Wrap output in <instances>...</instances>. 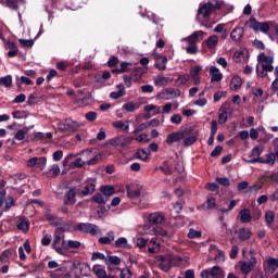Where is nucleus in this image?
I'll use <instances>...</instances> for the list:
<instances>
[{
    "instance_id": "nucleus-1",
    "label": "nucleus",
    "mask_w": 278,
    "mask_h": 278,
    "mask_svg": "<svg viewBox=\"0 0 278 278\" xmlns=\"http://www.w3.org/2000/svg\"><path fill=\"white\" fill-rule=\"evenodd\" d=\"M181 261V257L170 254L156 256V262H160V268L164 270V273H168L173 266H179Z\"/></svg>"
},
{
    "instance_id": "nucleus-2",
    "label": "nucleus",
    "mask_w": 278,
    "mask_h": 278,
    "mask_svg": "<svg viewBox=\"0 0 278 278\" xmlns=\"http://www.w3.org/2000/svg\"><path fill=\"white\" fill-rule=\"evenodd\" d=\"M220 1L218 0H212L202 7L199 8L198 10V15H197V21L203 16V18H207L212 14V12H215V10H220Z\"/></svg>"
},
{
    "instance_id": "nucleus-3",
    "label": "nucleus",
    "mask_w": 278,
    "mask_h": 278,
    "mask_svg": "<svg viewBox=\"0 0 278 278\" xmlns=\"http://www.w3.org/2000/svg\"><path fill=\"white\" fill-rule=\"evenodd\" d=\"M46 219L50 225L56 227V231H66V229H68V224H66L62 217L51 214L50 210L46 213Z\"/></svg>"
},
{
    "instance_id": "nucleus-4",
    "label": "nucleus",
    "mask_w": 278,
    "mask_h": 278,
    "mask_svg": "<svg viewBox=\"0 0 278 278\" xmlns=\"http://www.w3.org/2000/svg\"><path fill=\"white\" fill-rule=\"evenodd\" d=\"M257 61L263 68H266L268 73H273L275 71V67L273 66V63L275 62V56L273 54L266 55V53L261 52L257 55Z\"/></svg>"
},
{
    "instance_id": "nucleus-5",
    "label": "nucleus",
    "mask_w": 278,
    "mask_h": 278,
    "mask_svg": "<svg viewBox=\"0 0 278 278\" xmlns=\"http://www.w3.org/2000/svg\"><path fill=\"white\" fill-rule=\"evenodd\" d=\"M202 278H225V271L219 266H214L210 269H204L201 273Z\"/></svg>"
},
{
    "instance_id": "nucleus-6",
    "label": "nucleus",
    "mask_w": 278,
    "mask_h": 278,
    "mask_svg": "<svg viewBox=\"0 0 278 278\" xmlns=\"http://www.w3.org/2000/svg\"><path fill=\"white\" fill-rule=\"evenodd\" d=\"M263 151H264L263 147L253 148L249 155L250 160L243 159V162H247V164H256V162L262 164V162H264V159L260 157V155H262Z\"/></svg>"
},
{
    "instance_id": "nucleus-7",
    "label": "nucleus",
    "mask_w": 278,
    "mask_h": 278,
    "mask_svg": "<svg viewBox=\"0 0 278 278\" xmlns=\"http://www.w3.org/2000/svg\"><path fill=\"white\" fill-rule=\"evenodd\" d=\"M81 125L73 119H65L61 125L60 129L66 134L75 132Z\"/></svg>"
},
{
    "instance_id": "nucleus-8",
    "label": "nucleus",
    "mask_w": 278,
    "mask_h": 278,
    "mask_svg": "<svg viewBox=\"0 0 278 278\" xmlns=\"http://www.w3.org/2000/svg\"><path fill=\"white\" fill-rule=\"evenodd\" d=\"M240 270L243 275H249L255 266H257V258L252 256L250 261L239 262Z\"/></svg>"
},
{
    "instance_id": "nucleus-9",
    "label": "nucleus",
    "mask_w": 278,
    "mask_h": 278,
    "mask_svg": "<svg viewBox=\"0 0 278 278\" xmlns=\"http://www.w3.org/2000/svg\"><path fill=\"white\" fill-rule=\"evenodd\" d=\"M134 142V137L119 136L111 139L110 144L112 147H127Z\"/></svg>"
},
{
    "instance_id": "nucleus-10",
    "label": "nucleus",
    "mask_w": 278,
    "mask_h": 278,
    "mask_svg": "<svg viewBox=\"0 0 278 278\" xmlns=\"http://www.w3.org/2000/svg\"><path fill=\"white\" fill-rule=\"evenodd\" d=\"M250 27L254 31H262V34H268V29H270V25L267 22L260 23L255 20H250Z\"/></svg>"
},
{
    "instance_id": "nucleus-11",
    "label": "nucleus",
    "mask_w": 278,
    "mask_h": 278,
    "mask_svg": "<svg viewBox=\"0 0 278 278\" xmlns=\"http://www.w3.org/2000/svg\"><path fill=\"white\" fill-rule=\"evenodd\" d=\"M187 136H188L187 131L172 132L167 136L166 142L167 144H173L174 142H179V140H184V138Z\"/></svg>"
},
{
    "instance_id": "nucleus-12",
    "label": "nucleus",
    "mask_w": 278,
    "mask_h": 278,
    "mask_svg": "<svg viewBox=\"0 0 278 278\" xmlns=\"http://www.w3.org/2000/svg\"><path fill=\"white\" fill-rule=\"evenodd\" d=\"M94 190H97L94 180L86 182L84 189L80 192V197H90V194H94Z\"/></svg>"
},
{
    "instance_id": "nucleus-13",
    "label": "nucleus",
    "mask_w": 278,
    "mask_h": 278,
    "mask_svg": "<svg viewBox=\"0 0 278 278\" xmlns=\"http://www.w3.org/2000/svg\"><path fill=\"white\" fill-rule=\"evenodd\" d=\"M165 216L162 213L155 212L149 215V223L151 225H162L165 220Z\"/></svg>"
},
{
    "instance_id": "nucleus-14",
    "label": "nucleus",
    "mask_w": 278,
    "mask_h": 278,
    "mask_svg": "<svg viewBox=\"0 0 278 278\" xmlns=\"http://www.w3.org/2000/svg\"><path fill=\"white\" fill-rule=\"evenodd\" d=\"M141 193H142V187H139V186L127 187V197H129V199H138Z\"/></svg>"
},
{
    "instance_id": "nucleus-15",
    "label": "nucleus",
    "mask_w": 278,
    "mask_h": 278,
    "mask_svg": "<svg viewBox=\"0 0 278 278\" xmlns=\"http://www.w3.org/2000/svg\"><path fill=\"white\" fill-rule=\"evenodd\" d=\"M75 197H77V191L75 190V188H71L66 193L64 204L65 205H75V203H77V199H75Z\"/></svg>"
},
{
    "instance_id": "nucleus-16",
    "label": "nucleus",
    "mask_w": 278,
    "mask_h": 278,
    "mask_svg": "<svg viewBox=\"0 0 278 278\" xmlns=\"http://www.w3.org/2000/svg\"><path fill=\"white\" fill-rule=\"evenodd\" d=\"M161 247H162V243L160 242V240H157V238H152L148 243V252L160 253Z\"/></svg>"
},
{
    "instance_id": "nucleus-17",
    "label": "nucleus",
    "mask_w": 278,
    "mask_h": 278,
    "mask_svg": "<svg viewBox=\"0 0 278 278\" xmlns=\"http://www.w3.org/2000/svg\"><path fill=\"white\" fill-rule=\"evenodd\" d=\"M239 220L242 223H251L253 220V216L251 215V211L249 208H243L238 214Z\"/></svg>"
},
{
    "instance_id": "nucleus-18",
    "label": "nucleus",
    "mask_w": 278,
    "mask_h": 278,
    "mask_svg": "<svg viewBox=\"0 0 278 278\" xmlns=\"http://www.w3.org/2000/svg\"><path fill=\"white\" fill-rule=\"evenodd\" d=\"M5 49L9 51L8 56L9 58H16L18 55V46L12 41H8L5 43Z\"/></svg>"
},
{
    "instance_id": "nucleus-19",
    "label": "nucleus",
    "mask_w": 278,
    "mask_h": 278,
    "mask_svg": "<svg viewBox=\"0 0 278 278\" xmlns=\"http://www.w3.org/2000/svg\"><path fill=\"white\" fill-rule=\"evenodd\" d=\"M243 36H244V28L243 27L233 28L231 34H230V38L235 42H239V40H241Z\"/></svg>"
},
{
    "instance_id": "nucleus-20",
    "label": "nucleus",
    "mask_w": 278,
    "mask_h": 278,
    "mask_svg": "<svg viewBox=\"0 0 278 278\" xmlns=\"http://www.w3.org/2000/svg\"><path fill=\"white\" fill-rule=\"evenodd\" d=\"M210 75H211V81H222L223 79V73H220V70L218 67L212 66L210 68Z\"/></svg>"
},
{
    "instance_id": "nucleus-21",
    "label": "nucleus",
    "mask_w": 278,
    "mask_h": 278,
    "mask_svg": "<svg viewBox=\"0 0 278 278\" xmlns=\"http://www.w3.org/2000/svg\"><path fill=\"white\" fill-rule=\"evenodd\" d=\"M205 33L203 30H198L194 31L193 34H191L189 37H187L185 40L189 43V45H197V40H199L200 38H203V35Z\"/></svg>"
},
{
    "instance_id": "nucleus-22",
    "label": "nucleus",
    "mask_w": 278,
    "mask_h": 278,
    "mask_svg": "<svg viewBox=\"0 0 278 278\" xmlns=\"http://www.w3.org/2000/svg\"><path fill=\"white\" fill-rule=\"evenodd\" d=\"M17 229L23 233H27V231H29V220L25 217H20L17 222Z\"/></svg>"
},
{
    "instance_id": "nucleus-23",
    "label": "nucleus",
    "mask_w": 278,
    "mask_h": 278,
    "mask_svg": "<svg viewBox=\"0 0 278 278\" xmlns=\"http://www.w3.org/2000/svg\"><path fill=\"white\" fill-rule=\"evenodd\" d=\"M149 229L150 231L147 230V227L144 228L146 233H150L151 236H166V230L164 228L150 226Z\"/></svg>"
},
{
    "instance_id": "nucleus-24",
    "label": "nucleus",
    "mask_w": 278,
    "mask_h": 278,
    "mask_svg": "<svg viewBox=\"0 0 278 278\" xmlns=\"http://www.w3.org/2000/svg\"><path fill=\"white\" fill-rule=\"evenodd\" d=\"M237 233L239 236V240H241L242 242H244L245 240H249V238L253 236V232H251V229L249 228H239Z\"/></svg>"
},
{
    "instance_id": "nucleus-25",
    "label": "nucleus",
    "mask_w": 278,
    "mask_h": 278,
    "mask_svg": "<svg viewBox=\"0 0 278 278\" xmlns=\"http://www.w3.org/2000/svg\"><path fill=\"white\" fill-rule=\"evenodd\" d=\"M205 45H206L207 49H210L211 51L216 49V47H218V36H216V35L210 36L205 40Z\"/></svg>"
},
{
    "instance_id": "nucleus-26",
    "label": "nucleus",
    "mask_w": 278,
    "mask_h": 278,
    "mask_svg": "<svg viewBox=\"0 0 278 278\" xmlns=\"http://www.w3.org/2000/svg\"><path fill=\"white\" fill-rule=\"evenodd\" d=\"M202 71H203V66H201V65H194L193 67L190 68L189 78H190V77H191V79L200 78Z\"/></svg>"
},
{
    "instance_id": "nucleus-27",
    "label": "nucleus",
    "mask_w": 278,
    "mask_h": 278,
    "mask_svg": "<svg viewBox=\"0 0 278 278\" xmlns=\"http://www.w3.org/2000/svg\"><path fill=\"white\" fill-rule=\"evenodd\" d=\"M168 62V58L166 55L159 56L155 62V66L159 71H166V64Z\"/></svg>"
},
{
    "instance_id": "nucleus-28",
    "label": "nucleus",
    "mask_w": 278,
    "mask_h": 278,
    "mask_svg": "<svg viewBox=\"0 0 278 278\" xmlns=\"http://www.w3.org/2000/svg\"><path fill=\"white\" fill-rule=\"evenodd\" d=\"M105 264H106V266H109V270H112V266H118L121 264V257L106 256Z\"/></svg>"
},
{
    "instance_id": "nucleus-29",
    "label": "nucleus",
    "mask_w": 278,
    "mask_h": 278,
    "mask_svg": "<svg viewBox=\"0 0 278 278\" xmlns=\"http://www.w3.org/2000/svg\"><path fill=\"white\" fill-rule=\"evenodd\" d=\"M62 247L64 249H79L81 247V242L79 241H73V240H63L62 241Z\"/></svg>"
},
{
    "instance_id": "nucleus-30",
    "label": "nucleus",
    "mask_w": 278,
    "mask_h": 278,
    "mask_svg": "<svg viewBox=\"0 0 278 278\" xmlns=\"http://www.w3.org/2000/svg\"><path fill=\"white\" fill-rule=\"evenodd\" d=\"M230 88L235 91L240 90V88H242V78H240V76L232 77Z\"/></svg>"
},
{
    "instance_id": "nucleus-31",
    "label": "nucleus",
    "mask_w": 278,
    "mask_h": 278,
    "mask_svg": "<svg viewBox=\"0 0 278 278\" xmlns=\"http://www.w3.org/2000/svg\"><path fill=\"white\" fill-rule=\"evenodd\" d=\"M7 5L11 10H18L21 5H25V0H7Z\"/></svg>"
},
{
    "instance_id": "nucleus-32",
    "label": "nucleus",
    "mask_w": 278,
    "mask_h": 278,
    "mask_svg": "<svg viewBox=\"0 0 278 278\" xmlns=\"http://www.w3.org/2000/svg\"><path fill=\"white\" fill-rule=\"evenodd\" d=\"M172 81L173 79H170L169 77L157 76L154 79V86H168V84H170Z\"/></svg>"
},
{
    "instance_id": "nucleus-33",
    "label": "nucleus",
    "mask_w": 278,
    "mask_h": 278,
    "mask_svg": "<svg viewBox=\"0 0 278 278\" xmlns=\"http://www.w3.org/2000/svg\"><path fill=\"white\" fill-rule=\"evenodd\" d=\"M220 112L219 115H218V123L219 125H225V123H227L228 121V116H227V106L223 105L220 108Z\"/></svg>"
},
{
    "instance_id": "nucleus-34",
    "label": "nucleus",
    "mask_w": 278,
    "mask_h": 278,
    "mask_svg": "<svg viewBox=\"0 0 278 278\" xmlns=\"http://www.w3.org/2000/svg\"><path fill=\"white\" fill-rule=\"evenodd\" d=\"M140 109V104H134V102H127L123 105V110L125 112H136V110Z\"/></svg>"
},
{
    "instance_id": "nucleus-35",
    "label": "nucleus",
    "mask_w": 278,
    "mask_h": 278,
    "mask_svg": "<svg viewBox=\"0 0 278 278\" xmlns=\"http://www.w3.org/2000/svg\"><path fill=\"white\" fill-rule=\"evenodd\" d=\"M113 127H116V129H123V131H129V122L123 123L122 121H117L113 123Z\"/></svg>"
},
{
    "instance_id": "nucleus-36",
    "label": "nucleus",
    "mask_w": 278,
    "mask_h": 278,
    "mask_svg": "<svg viewBox=\"0 0 278 278\" xmlns=\"http://www.w3.org/2000/svg\"><path fill=\"white\" fill-rule=\"evenodd\" d=\"M277 160V155L275 153L267 154L266 159L261 162V164H269V166H273Z\"/></svg>"
},
{
    "instance_id": "nucleus-37",
    "label": "nucleus",
    "mask_w": 278,
    "mask_h": 278,
    "mask_svg": "<svg viewBox=\"0 0 278 278\" xmlns=\"http://www.w3.org/2000/svg\"><path fill=\"white\" fill-rule=\"evenodd\" d=\"M0 86H4V88H10L12 86V75H7L0 78Z\"/></svg>"
},
{
    "instance_id": "nucleus-38",
    "label": "nucleus",
    "mask_w": 278,
    "mask_h": 278,
    "mask_svg": "<svg viewBox=\"0 0 278 278\" xmlns=\"http://www.w3.org/2000/svg\"><path fill=\"white\" fill-rule=\"evenodd\" d=\"M92 201H94L99 205H105L108 203V199H105V197H103V194L101 193H97L96 195H93Z\"/></svg>"
},
{
    "instance_id": "nucleus-39",
    "label": "nucleus",
    "mask_w": 278,
    "mask_h": 278,
    "mask_svg": "<svg viewBox=\"0 0 278 278\" xmlns=\"http://www.w3.org/2000/svg\"><path fill=\"white\" fill-rule=\"evenodd\" d=\"M137 160H141L142 162H147L149 160V152H147L144 149L138 150L136 153Z\"/></svg>"
},
{
    "instance_id": "nucleus-40",
    "label": "nucleus",
    "mask_w": 278,
    "mask_h": 278,
    "mask_svg": "<svg viewBox=\"0 0 278 278\" xmlns=\"http://www.w3.org/2000/svg\"><path fill=\"white\" fill-rule=\"evenodd\" d=\"M64 273H66V268L61 267L54 271H51L50 278H62V277H64Z\"/></svg>"
},
{
    "instance_id": "nucleus-41",
    "label": "nucleus",
    "mask_w": 278,
    "mask_h": 278,
    "mask_svg": "<svg viewBox=\"0 0 278 278\" xmlns=\"http://www.w3.org/2000/svg\"><path fill=\"white\" fill-rule=\"evenodd\" d=\"M101 192L104 197H112L115 192L114 187L112 186H103L101 187Z\"/></svg>"
},
{
    "instance_id": "nucleus-42",
    "label": "nucleus",
    "mask_w": 278,
    "mask_h": 278,
    "mask_svg": "<svg viewBox=\"0 0 278 278\" xmlns=\"http://www.w3.org/2000/svg\"><path fill=\"white\" fill-rule=\"evenodd\" d=\"M93 273L98 278H105L108 276V271H105L104 268H101L99 266L93 267Z\"/></svg>"
},
{
    "instance_id": "nucleus-43",
    "label": "nucleus",
    "mask_w": 278,
    "mask_h": 278,
    "mask_svg": "<svg viewBox=\"0 0 278 278\" xmlns=\"http://www.w3.org/2000/svg\"><path fill=\"white\" fill-rule=\"evenodd\" d=\"M204 210H214L216 207V199L208 198L206 202L203 204Z\"/></svg>"
},
{
    "instance_id": "nucleus-44",
    "label": "nucleus",
    "mask_w": 278,
    "mask_h": 278,
    "mask_svg": "<svg viewBox=\"0 0 278 278\" xmlns=\"http://www.w3.org/2000/svg\"><path fill=\"white\" fill-rule=\"evenodd\" d=\"M115 247L117 249H127V238L121 237L115 241Z\"/></svg>"
},
{
    "instance_id": "nucleus-45",
    "label": "nucleus",
    "mask_w": 278,
    "mask_h": 278,
    "mask_svg": "<svg viewBox=\"0 0 278 278\" xmlns=\"http://www.w3.org/2000/svg\"><path fill=\"white\" fill-rule=\"evenodd\" d=\"M29 129L23 128L16 131L15 140H25V136H27Z\"/></svg>"
},
{
    "instance_id": "nucleus-46",
    "label": "nucleus",
    "mask_w": 278,
    "mask_h": 278,
    "mask_svg": "<svg viewBox=\"0 0 278 278\" xmlns=\"http://www.w3.org/2000/svg\"><path fill=\"white\" fill-rule=\"evenodd\" d=\"M173 97H169L167 89H163L161 92L156 94V99L163 100V101H170Z\"/></svg>"
},
{
    "instance_id": "nucleus-47",
    "label": "nucleus",
    "mask_w": 278,
    "mask_h": 278,
    "mask_svg": "<svg viewBox=\"0 0 278 278\" xmlns=\"http://www.w3.org/2000/svg\"><path fill=\"white\" fill-rule=\"evenodd\" d=\"M14 205H15L14 198L12 195H9L4 203V212H10V208L14 207Z\"/></svg>"
},
{
    "instance_id": "nucleus-48",
    "label": "nucleus",
    "mask_w": 278,
    "mask_h": 278,
    "mask_svg": "<svg viewBox=\"0 0 278 278\" xmlns=\"http://www.w3.org/2000/svg\"><path fill=\"white\" fill-rule=\"evenodd\" d=\"M188 81H190V76L188 75H179L176 79V84H178V86H186Z\"/></svg>"
},
{
    "instance_id": "nucleus-49",
    "label": "nucleus",
    "mask_w": 278,
    "mask_h": 278,
    "mask_svg": "<svg viewBox=\"0 0 278 278\" xmlns=\"http://www.w3.org/2000/svg\"><path fill=\"white\" fill-rule=\"evenodd\" d=\"M166 90H167V94H169V97H174V99L181 97V90L179 89L166 88Z\"/></svg>"
},
{
    "instance_id": "nucleus-50",
    "label": "nucleus",
    "mask_w": 278,
    "mask_h": 278,
    "mask_svg": "<svg viewBox=\"0 0 278 278\" xmlns=\"http://www.w3.org/2000/svg\"><path fill=\"white\" fill-rule=\"evenodd\" d=\"M274 222H275V212L267 211L265 214V223H267V225H273Z\"/></svg>"
},
{
    "instance_id": "nucleus-51",
    "label": "nucleus",
    "mask_w": 278,
    "mask_h": 278,
    "mask_svg": "<svg viewBox=\"0 0 278 278\" xmlns=\"http://www.w3.org/2000/svg\"><path fill=\"white\" fill-rule=\"evenodd\" d=\"M13 118L21 119V118H27L29 114L25 111H14L12 112Z\"/></svg>"
},
{
    "instance_id": "nucleus-52",
    "label": "nucleus",
    "mask_w": 278,
    "mask_h": 278,
    "mask_svg": "<svg viewBox=\"0 0 278 278\" xmlns=\"http://www.w3.org/2000/svg\"><path fill=\"white\" fill-rule=\"evenodd\" d=\"M267 73H268V71L266 68H264L263 65H260V64L256 65L257 77L264 78V77H266Z\"/></svg>"
},
{
    "instance_id": "nucleus-53",
    "label": "nucleus",
    "mask_w": 278,
    "mask_h": 278,
    "mask_svg": "<svg viewBox=\"0 0 278 278\" xmlns=\"http://www.w3.org/2000/svg\"><path fill=\"white\" fill-rule=\"evenodd\" d=\"M87 233H91V236H99L101 233V228L99 226L91 224Z\"/></svg>"
},
{
    "instance_id": "nucleus-54",
    "label": "nucleus",
    "mask_w": 278,
    "mask_h": 278,
    "mask_svg": "<svg viewBox=\"0 0 278 278\" xmlns=\"http://www.w3.org/2000/svg\"><path fill=\"white\" fill-rule=\"evenodd\" d=\"M91 227L90 223H81L77 226L78 231H83L84 233H88Z\"/></svg>"
},
{
    "instance_id": "nucleus-55",
    "label": "nucleus",
    "mask_w": 278,
    "mask_h": 278,
    "mask_svg": "<svg viewBox=\"0 0 278 278\" xmlns=\"http://www.w3.org/2000/svg\"><path fill=\"white\" fill-rule=\"evenodd\" d=\"M64 242V235H55L53 239L52 247H60Z\"/></svg>"
},
{
    "instance_id": "nucleus-56",
    "label": "nucleus",
    "mask_w": 278,
    "mask_h": 278,
    "mask_svg": "<svg viewBox=\"0 0 278 278\" xmlns=\"http://www.w3.org/2000/svg\"><path fill=\"white\" fill-rule=\"evenodd\" d=\"M188 238H190L191 240H194V238H201V231L191 228L189 229Z\"/></svg>"
},
{
    "instance_id": "nucleus-57",
    "label": "nucleus",
    "mask_w": 278,
    "mask_h": 278,
    "mask_svg": "<svg viewBox=\"0 0 278 278\" xmlns=\"http://www.w3.org/2000/svg\"><path fill=\"white\" fill-rule=\"evenodd\" d=\"M194 142H197V136H190L184 140V146L191 147V144H194Z\"/></svg>"
},
{
    "instance_id": "nucleus-58",
    "label": "nucleus",
    "mask_w": 278,
    "mask_h": 278,
    "mask_svg": "<svg viewBox=\"0 0 278 278\" xmlns=\"http://www.w3.org/2000/svg\"><path fill=\"white\" fill-rule=\"evenodd\" d=\"M216 181H217V184H219L220 186H224L225 188L229 187V185H230L229 178H227V177H223V178L217 177Z\"/></svg>"
},
{
    "instance_id": "nucleus-59",
    "label": "nucleus",
    "mask_w": 278,
    "mask_h": 278,
    "mask_svg": "<svg viewBox=\"0 0 278 278\" xmlns=\"http://www.w3.org/2000/svg\"><path fill=\"white\" fill-rule=\"evenodd\" d=\"M85 118L89 121V123H94L97 121V112L90 111L85 115Z\"/></svg>"
},
{
    "instance_id": "nucleus-60",
    "label": "nucleus",
    "mask_w": 278,
    "mask_h": 278,
    "mask_svg": "<svg viewBox=\"0 0 278 278\" xmlns=\"http://www.w3.org/2000/svg\"><path fill=\"white\" fill-rule=\"evenodd\" d=\"M37 166L40 170H45V166H47V157L37 159Z\"/></svg>"
},
{
    "instance_id": "nucleus-61",
    "label": "nucleus",
    "mask_w": 278,
    "mask_h": 278,
    "mask_svg": "<svg viewBox=\"0 0 278 278\" xmlns=\"http://www.w3.org/2000/svg\"><path fill=\"white\" fill-rule=\"evenodd\" d=\"M134 140H137V142H149V135L141 134L137 137H134Z\"/></svg>"
},
{
    "instance_id": "nucleus-62",
    "label": "nucleus",
    "mask_w": 278,
    "mask_h": 278,
    "mask_svg": "<svg viewBox=\"0 0 278 278\" xmlns=\"http://www.w3.org/2000/svg\"><path fill=\"white\" fill-rule=\"evenodd\" d=\"M268 266L273 268V270H277L278 268V260L277 258H268L267 260Z\"/></svg>"
},
{
    "instance_id": "nucleus-63",
    "label": "nucleus",
    "mask_w": 278,
    "mask_h": 278,
    "mask_svg": "<svg viewBox=\"0 0 278 278\" xmlns=\"http://www.w3.org/2000/svg\"><path fill=\"white\" fill-rule=\"evenodd\" d=\"M136 244L139 249H147V239L138 238Z\"/></svg>"
},
{
    "instance_id": "nucleus-64",
    "label": "nucleus",
    "mask_w": 278,
    "mask_h": 278,
    "mask_svg": "<svg viewBox=\"0 0 278 278\" xmlns=\"http://www.w3.org/2000/svg\"><path fill=\"white\" fill-rule=\"evenodd\" d=\"M162 173H164V175H173V168L170 166H168V164H164V166L160 167Z\"/></svg>"
}]
</instances>
